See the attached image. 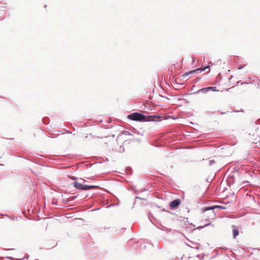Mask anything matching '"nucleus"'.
<instances>
[{"mask_svg": "<svg viewBox=\"0 0 260 260\" xmlns=\"http://www.w3.org/2000/svg\"><path fill=\"white\" fill-rule=\"evenodd\" d=\"M202 90H205L206 91L210 90L214 91H217L215 87H209L203 88Z\"/></svg>", "mask_w": 260, "mask_h": 260, "instance_id": "6", "label": "nucleus"}, {"mask_svg": "<svg viewBox=\"0 0 260 260\" xmlns=\"http://www.w3.org/2000/svg\"><path fill=\"white\" fill-rule=\"evenodd\" d=\"M209 64H210V66H212V62H210L209 63Z\"/></svg>", "mask_w": 260, "mask_h": 260, "instance_id": "8", "label": "nucleus"}, {"mask_svg": "<svg viewBox=\"0 0 260 260\" xmlns=\"http://www.w3.org/2000/svg\"><path fill=\"white\" fill-rule=\"evenodd\" d=\"M216 208H220V209H225V207H223V206H218V205L213 206L207 207L205 209V211L209 210H213Z\"/></svg>", "mask_w": 260, "mask_h": 260, "instance_id": "5", "label": "nucleus"}, {"mask_svg": "<svg viewBox=\"0 0 260 260\" xmlns=\"http://www.w3.org/2000/svg\"><path fill=\"white\" fill-rule=\"evenodd\" d=\"M126 134H127L128 135H129V133L128 132H126Z\"/></svg>", "mask_w": 260, "mask_h": 260, "instance_id": "9", "label": "nucleus"}, {"mask_svg": "<svg viewBox=\"0 0 260 260\" xmlns=\"http://www.w3.org/2000/svg\"><path fill=\"white\" fill-rule=\"evenodd\" d=\"M234 229L233 230V236L235 238L239 235V231L238 229H235V227L234 226Z\"/></svg>", "mask_w": 260, "mask_h": 260, "instance_id": "7", "label": "nucleus"}, {"mask_svg": "<svg viewBox=\"0 0 260 260\" xmlns=\"http://www.w3.org/2000/svg\"><path fill=\"white\" fill-rule=\"evenodd\" d=\"M46 7H47V5H45V6H44V8H46Z\"/></svg>", "mask_w": 260, "mask_h": 260, "instance_id": "10", "label": "nucleus"}, {"mask_svg": "<svg viewBox=\"0 0 260 260\" xmlns=\"http://www.w3.org/2000/svg\"><path fill=\"white\" fill-rule=\"evenodd\" d=\"M73 184L76 188L83 190H89L98 187L97 186L83 185L78 182H75L73 183Z\"/></svg>", "mask_w": 260, "mask_h": 260, "instance_id": "2", "label": "nucleus"}, {"mask_svg": "<svg viewBox=\"0 0 260 260\" xmlns=\"http://www.w3.org/2000/svg\"><path fill=\"white\" fill-rule=\"evenodd\" d=\"M128 119L134 121H156L158 119L156 116H146L140 113H133L127 116Z\"/></svg>", "mask_w": 260, "mask_h": 260, "instance_id": "1", "label": "nucleus"}, {"mask_svg": "<svg viewBox=\"0 0 260 260\" xmlns=\"http://www.w3.org/2000/svg\"><path fill=\"white\" fill-rule=\"evenodd\" d=\"M209 67H210V66H208L207 67H206L204 68H199V69H197L196 70H193L192 71H191L187 73H185L184 75H183L182 76V77L184 79V78H185V77L186 76H188L189 75H190L191 74L196 73L197 72H198L199 71H205L207 69H208V71L207 72L209 73L210 72Z\"/></svg>", "mask_w": 260, "mask_h": 260, "instance_id": "3", "label": "nucleus"}, {"mask_svg": "<svg viewBox=\"0 0 260 260\" xmlns=\"http://www.w3.org/2000/svg\"><path fill=\"white\" fill-rule=\"evenodd\" d=\"M181 203V200L179 199H177L172 201L170 203V207L171 209H174L178 207Z\"/></svg>", "mask_w": 260, "mask_h": 260, "instance_id": "4", "label": "nucleus"}]
</instances>
